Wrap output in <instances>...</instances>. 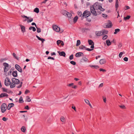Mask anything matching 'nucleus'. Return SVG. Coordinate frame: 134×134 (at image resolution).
<instances>
[{
    "label": "nucleus",
    "instance_id": "obj_22",
    "mask_svg": "<svg viewBox=\"0 0 134 134\" xmlns=\"http://www.w3.org/2000/svg\"><path fill=\"white\" fill-rule=\"evenodd\" d=\"M88 43L90 45L94 44V43L92 40H88Z\"/></svg>",
    "mask_w": 134,
    "mask_h": 134
},
{
    "label": "nucleus",
    "instance_id": "obj_55",
    "mask_svg": "<svg viewBox=\"0 0 134 134\" xmlns=\"http://www.w3.org/2000/svg\"><path fill=\"white\" fill-rule=\"evenodd\" d=\"M30 92V91L29 90H26V91L25 92V94H27L28 93H29Z\"/></svg>",
    "mask_w": 134,
    "mask_h": 134
},
{
    "label": "nucleus",
    "instance_id": "obj_49",
    "mask_svg": "<svg viewBox=\"0 0 134 134\" xmlns=\"http://www.w3.org/2000/svg\"><path fill=\"white\" fill-rule=\"evenodd\" d=\"M119 107L121 109H126V108L125 106L124 105H119Z\"/></svg>",
    "mask_w": 134,
    "mask_h": 134
},
{
    "label": "nucleus",
    "instance_id": "obj_14",
    "mask_svg": "<svg viewBox=\"0 0 134 134\" xmlns=\"http://www.w3.org/2000/svg\"><path fill=\"white\" fill-rule=\"evenodd\" d=\"M106 62V60L105 59H101L99 61V63L101 64H105Z\"/></svg>",
    "mask_w": 134,
    "mask_h": 134
},
{
    "label": "nucleus",
    "instance_id": "obj_16",
    "mask_svg": "<svg viewBox=\"0 0 134 134\" xmlns=\"http://www.w3.org/2000/svg\"><path fill=\"white\" fill-rule=\"evenodd\" d=\"M12 75L14 77H16L18 76L17 72V71H14L12 72Z\"/></svg>",
    "mask_w": 134,
    "mask_h": 134
},
{
    "label": "nucleus",
    "instance_id": "obj_9",
    "mask_svg": "<svg viewBox=\"0 0 134 134\" xmlns=\"http://www.w3.org/2000/svg\"><path fill=\"white\" fill-rule=\"evenodd\" d=\"M15 69L20 72L21 73L22 72V70L21 68L18 65L15 64Z\"/></svg>",
    "mask_w": 134,
    "mask_h": 134
},
{
    "label": "nucleus",
    "instance_id": "obj_42",
    "mask_svg": "<svg viewBox=\"0 0 134 134\" xmlns=\"http://www.w3.org/2000/svg\"><path fill=\"white\" fill-rule=\"evenodd\" d=\"M102 16L105 18H107V15L105 14H102Z\"/></svg>",
    "mask_w": 134,
    "mask_h": 134
},
{
    "label": "nucleus",
    "instance_id": "obj_17",
    "mask_svg": "<svg viewBox=\"0 0 134 134\" xmlns=\"http://www.w3.org/2000/svg\"><path fill=\"white\" fill-rule=\"evenodd\" d=\"M61 13L62 14L66 16L68 12L64 10H63L61 11Z\"/></svg>",
    "mask_w": 134,
    "mask_h": 134
},
{
    "label": "nucleus",
    "instance_id": "obj_35",
    "mask_svg": "<svg viewBox=\"0 0 134 134\" xmlns=\"http://www.w3.org/2000/svg\"><path fill=\"white\" fill-rule=\"evenodd\" d=\"M81 43L80 41L79 40H78L77 41L76 46H79Z\"/></svg>",
    "mask_w": 134,
    "mask_h": 134
},
{
    "label": "nucleus",
    "instance_id": "obj_45",
    "mask_svg": "<svg viewBox=\"0 0 134 134\" xmlns=\"http://www.w3.org/2000/svg\"><path fill=\"white\" fill-rule=\"evenodd\" d=\"M108 36L107 35H105L103 37V39L104 40H105L107 39L108 38Z\"/></svg>",
    "mask_w": 134,
    "mask_h": 134
},
{
    "label": "nucleus",
    "instance_id": "obj_18",
    "mask_svg": "<svg viewBox=\"0 0 134 134\" xmlns=\"http://www.w3.org/2000/svg\"><path fill=\"white\" fill-rule=\"evenodd\" d=\"M109 24L107 25V26L108 28H110L112 26V24L111 21L109 20H108Z\"/></svg>",
    "mask_w": 134,
    "mask_h": 134
},
{
    "label": "nucleus",
    "instance_id": "obj_36",
    "mask_svg": "<svg viewBox=\"0 0 134 134\" xmlns=\"http://www.w3.org/2000/svg\"><path fill=\"white\" fill-rule=\"evenodd\" d=\"M79 48L80 49H83L84 48L86 49V47L85 46L82 45L81 46H80L79 47Z\"/></svg>",
    "mask_w": 134,
    "mask_h": 134
},
{
    "label": "nucleus",
    "instance_id": "obj_57",
    "mask_svg": "<svg viewBox=\"0 0 134 134\" xmlns=\"http://www.w3.org/2000/svg\"><path fill=\"white\" fill-rule=\"evenodd\" d=\"M99 70L100 71H103L104 72H105L106 71V70H105L102 68L100 69Z\"/></svg>",
    "mask_w": 134,
    "mask_h": 134
},
{
    "label": "nucleus",
    "instance_id": "obj_60",
    "mask_svg": "<svg viewBox=\"0 0 134 134\" xmlns=\"http://www.w3.org/2000/svg\"><path fill=\"white\" fill-rule=\"evenodd\" d=\"M24 109L28 110L30 109L28 105H26V106H25V107Z\"/></svg>",
    "mask_w": 134,
    "mask_h": 134
},
{
    "label": "nucleus",
    "instance_id": "obj_46",
    "mask_svg": "<svg viewBox=\"0 0 134 134\" xmlns=\"http://www.w3.org/2000/svg\"><path fill=\"white\" fill-rule=\"evenodd\" d=\"M86 20L89 22H90L91 21V19L90 18H86Z\"/></svg>",
    "mask_w": 134,
    "mask_h": 134
},
{
    "label": "nucleus",
    "instance_id": "obj_37",
    "mask_svg": "<svg viewBox=\"0 0 134 134\" xmlns=\"http://www.w3.org/2000/svg\"><path fill=\"white\" fill-rule=\"evenodd\" d=\"M37 29V32L38 33H40L41 31V29L40 28L38 27L37 26L36 27Z\"/></svg>",
    "mask_w": 134,
    "mask_h": 134
},
{
    "label": "nucleus",
    "instance_id": "obj_1",
    "mask_svg": "<svg viewBox=\"0 0 134 134\" xmlns=\"http://www.w3.org/2000/svg\"><path fill=\"white\" fill-rule=\"evenodd\" d=\"M99 5V4L98 2H96L93 5L90 7L91 12L94 15L97 16V14L96 13V11L95 10L96 8H97Z\"/></svg>",
    "mask_w": 134,
    "mask_h": 134
},
{
    "label": "nucleus",
    "instance_id": "obj_26",
    "mask_svg": "<svg viewBox=\"0 0 134 134\" xmlns=\"http://www.w3.org/2000/svg\"><path fill=\"white\" fill-rule=\"evenodd\" d=\"M106 43L108 46H109L111 44V42H110V40L109 39L107 40L106 41Z\"/></svg>",
    "mask_w": 134,
    "mask_h": 134
},
{
    "label": "nucleus",
    "instance_id": "obj_3",
    "mask_svg": "<svg viewBox=\"0 0 134 134\" xmlns=\"http://www.w3.org/2000/svg\"><path fill=\"white\" fill-rule=\"evenodd\" d=\"M7 105L6 103H3L2 104L1 107V110L2 113L5 112L7 109Z\"/></svg>",
    "mask_w": 134,
    "mask_h": 134
},
{
    "label": "nucleus",
    "instance_id": "obj_19",
    "mask_svg": "<svg viewBox=\"0 0 134 134\" xmlns=\"http://www.w3.org/2000/svg\"><path fill=\"white\" fill-rule=\"evenodd\" d=\"M36 36L39 40H40L41 41L42 43H43L44 41L45 40V39L43 38H40L37 35Z\"/></svg>",
    "mask_w": 134,
    "mask_h": 134
},
{
    "label": "nucleus",
    "instance_id": "obj_24",
    "mask_svg": "<svg viewBox=\"0 0 134 134\" xmlns=\"http://www.w3.org/2000/svg\"><path fill=\"white\" fill-rule=\"evenodd\" d=\"M119 2L118 0H116V3H115V8L116 10L117 9L119 6Z\"/></svg>",
    "mask_w": 134,
    "mask_h": 134
},
{
    "label": "nucleus",
    "instance_id": "obj_25",
    "mask_svg": "<svg viewBox=\"0 0 134 134\" xmlns=\"http://www.w3.org/2000/svg\"><path fill=\"white\" fill-rule=\"evenodd\" d=\"M81 30L82 32H86V30H90V29L88 28H83Z\"/></svg>",
    "mask_w": 134,
    "mask_h": 134
},
{
    "label": "nucleus",
    "instance_id": "obj_12",
    "mask_svg": "<svg viewBox=\"0 0 134 134\" xmlns=\"http://www.w3.org/2000/svg\"><path fill=\"white\" fill-rule=\"evenodd\" d=\"M14 106V104L13 103L9 104L7 107V109L9 110L12 107H13Z\"/></svg>",
    "mask_w": 134,
    "mask_h": 134
},
{
    "label": "nucleus",
    "instance_id": "obj_31",
    "mask_svg": "<svg viewBox=\"0 0 134 134\" xmlns=\"http://www.w3.org/2000/svg\"><path fill=\"white\" fill-rule=\"evenodd\" d=\"M19 103H22L24 101L23 100L22 97L21 96L20 97V99L19 100Z\"/></svg>",
    "mask_w": 134,
    "mask_h": 134
},
{
    "label": "nucleus",
    "instance_id": "obj_52",
    "mask_svg": "<svg viewBox=\"0 0 134 134\" xmlns=\"http://www.w3.org/2000/svg\"><path fill=\"white\" fill-rule=\"evenodd\" d=\"M85 49L89 51H92L93 50V49H90L89 48H86Z\"/></svg>",
    "mask_w": 134,
    "mask_h": 134
},
{
    "label": "nucleus",
    "instance_id": "obj_64",
    "mask_svg": "<svg viewBox=\"0 0 134 134\" xmlns=\"http://www.w3.org/2000/svg\"><path fill=\"white\" fill-rule=\"evenodd\" d=\"M13 83L12 82V83L10 84V87L11 88H14V87L13 86Z\"/></svg>",
    "mask_w": 134,
    "mask_h": 134
},
{
    "label": "nucleus",
    "instance_id": "obj_13",
    "mask_svg": "<svg viewBox=\"0 0 134 134\" xmlns=\"http://www.w3.org/2000/svg\"><path fill=\"white\" fill-rule=\"evenodd\" d=\"M83 55V53L78 52L76 53L75 56L77 57H79Z\"/></svg>",
    "mask_w": 134,
    "mask_h": 134
},
{
    "label": "nucleus",
    "instance_id": "obj_39",
    "mask_svg": "<svg viewBox=\"0 0 134 134\" xmlns=\"http://www.w3.org/2000/svg\"><path fill=\"white\" fill-rule=\"evenodd\" d=\"M85 62H88V59L86 58V57L83 58L82 59Z\"/></svg>",
    "mask_w": 134,
    "mask_h": 134
},
{
    "label": "nucleus",
    "instance_id": "obj_4",
    "mask_svg": "<svg viewBox=\"0 0 134 134\" xmlns=\"http://www.w3.org/2000/svg\"><path fill=\"white\" fill-rule=\"evenodd\" d=\"M21 16L22 18H25V20H23V21H25L27 20V23H29L31 22L33 20V19L32 18H31L30 19H29V17L25 15H21Z\"/></svg>",
    "mask_w": 134,
    "mask_h": 134
},
{
    "label": "nucleus",
    "instance_id": "obj_51",
    "mask_svg": "<svg viewBox=\"0 0 134 134\" xmlns=\"http://www.w3.org/2000/svg\"><path fill=\"white\" fill-rule=\"evenodd\" d=\"M130 7L126 5L125 6V10L129 9Z\"/></svg>",
    "mask_w": 134,
    "mask_h": 134
},
{
    "label": "nucleus",
    "instance_id": "obj_44",
    "mask_svg": "<svg viewBox=\"0 0 134 134\" xmlns=\"http://www.w3.org/2000/svg\"><path fill=\"white\" fill-rule=\"evenodd\" d=\"M78 14L79 16L81 17L82 15V12L81 11H78Z\"/></svg>",
    "mask_w": 134,
    "mask_h": 134
},
{
    "label": "nucleus",
    "instance_id": "obj_10",
    "mask_svg": "<svg viewBox=\"0 0 134 134\" xmlns=\"http://www.w3.org/2000/svg\"><path fill=\"white\" fill-rule=\"evenodd\" d=\"M58 52L60 56H62L64 57H65L66 54L64 51L60 52V51H58Z\"/></svg>",
    "mask_w": 134,
    "mask_h": 134
},
{
    "label": "nucleus",
    "instance_id": "obj_28",
    "mask_svg": "<svg viewBox=\"0 0 134 134\" xmlns=\"http://www.w3.org/2000/svg\"><path fill=\"white\" fill-rule=\"evenodd\" d=\"M103 35L104 34H107L108 33V31L107 30L104 29L102 31Z\"/></svg>",
    "mask_w": 134,
    "mask_h": 134
},
{
    "label": "nucleus",
    "instance_id": "obj_7",
    "mask_svg": "<svg viewBox=\"0 0 134 134\" xmlns=\"http://www.w3.org/2000/svg\"><path fill=\"white\" fill-rule=\"evenodd\" d=\"M12 81L13 83H15L17 85L19 84L20 83V80L14 77L12 79Z\"/></svg>",
    "mask_w": 134,
    "mask_h": 134
},
{
    "label": "nucleus",
    "instance_id": "obj_54",
    "mask_svg": "<svg viewBox=\"0 0 134 134\" xmlns=\"http://www.w3.org/2000/svg\"><path fill=\"white\" fill-rule=\"evenodd\" d=\"M61 42V40H58L57 41V44L59 45L60 43Z\"/></svg>",
    "mask_w": 134,
    "mask_h": 134
},
{
    "label": "nucleus",
    "instance_id": "obj_23",
    "mask_svg": "<svg viewBox=\"0 0 134 134\" xmlns=\"http://www.w3.org/2000/svg\"><path fill=\"white\" fill-rule=\"evenodd\" d=\"M78 18V17L77 16H75L74 18L73 19V22L74 23H75L77 21Z\"/></svg>",
    "mask_w": 134,
    "mask_h": 134
},
{
    "label": "nucleus",
    "instance_id": "obj_29",
    "mask_svg": "<svg viewBox=\"0 0 134 134\" xmlns=\"http://www.w3.org/2000/svg\"><path fill=\"white\" fill-rule=\"evenodd\" d=\"M21 129L22 131L24 133L25 132L26 129L25 126H23L21 128Z\"/></svg>",
    "mask_w": 134,
    "mask_h": 134
},
{
    "label": "nucleus",
    "instance_id": "obj_47",
    "mask_svg": "<svg viewBox=\"0 0 134 134\" xmlns=\"http://www.w3.org/2000/svg\"><path fill=\"white\" fill-rule=\"evenodd\" d=\"M22 84L23 82H21L20 83V84L17 87V88H21L22 86Z\"/></svg>",
    "mask_w": 134,
    "mask_h": 134
},
{
    "label": "nucleus",
    "instance_id": "obj_8",
    "mask_svg": "<svg viewBox=\"0 0 134 134\" xmlns=\"http://www.w3.org/2000/svg\"><path fill=\"white\" fill-rule=\"evenodd\" d=\"M54 30L55 31L57 32H59L60 30V28L55 25H53L52 26Z\"/></svg>",
    "mask_w": 134,
    "mask_h": 134
},
{
    "label": "nucleus",
    "instance_id": "obj_33",
    "mask_svg": "<svg viewBox=\"0 0 134 134\" xmlns=\"http://www.w3.org/2000/svg\"><path fill=\"white\" fill-rule=\"evenodd\" d=\"M115 31L114 32V34H116L118 32L120 31V29H115Z\"/></svg>",
    "mask_w": 134,
    "mask_h": 134
},
{
    "label": "nucleus",
    "instance_id": "obj_62",
    "mask_svg": "<svg viewBox=\"0 0 134 134\" xmlns=\"http://www.w3.org/2000/svg\"><path fill=\"white\" fill-rule=\"evenodd\" d=\"M8 119L7 118H6L5 117H4L2 118V120L4 121H6Z\"/></svg>",
    "mask_w": 134,
    "mask_h": 134
},
{
    "label": "nucleus",
    "instance_id": "obj_53",
    "mask_svg": "<svg viewBox=\"0 0 134 134\" xmlns=\"http://www.w3.org/2000/svg\"><path fill=\"white\" fill-rule=\"evenodd\" d=\"M60 119L62 121L64 122L65 121V118L64 117H62L60 118Z\"/></svg>",
    "mask_w": 134,
    "mask_h": 134
},
{
    "label": "nucleus",
    "instance_id": "obj_27",
    "mask_svg": "<svg viewBox=\"0 0 134 134\" xmlns=\"http://www.w3.org/2000/svg\"><path fill=\"white\" fill-rule=\"evenodd\" d=\"M26 99L25 100L26 102H30L31 101V99L29 96H27L26 97Z\"/></svg>",
    "mask_w": 134,
    "mask_h": 134
},
{
    "label": "nucleus",
    "instance_id": "obj_6",
    "mask_svg": "<svg viewBox=\"0 0 134 134\" xmlns=\"http://www.w3.org/2000/svg\"><path fill=\"white\" fill-rule=\"evenodd\" d=\"M11 84L10 80L8 77H6L4 81V84L6 86H8Z\"/></svg>",
    "mask_w": 134,
    "mask_h": 134
},
{
    "label": "nucleus",
    "instance_id": "obj_11",
    "mask_svg": "<svg viewBox=\"0 0 134 134\" xmlns=\"http://www.w3.org/2000/svg\"><path fill=\"white\" fill-rule=\"evenodd\" d=\"M19 25L21 27V31L23 33L25 32L26 30L25 27L24 26H23L21 24Z\"/></svg>",
    "mask_w": 134,
    "mask_h": 134
},
{
    "label": "nucleus",
    "instance_id": "obj_20",
    "mask_svg": "<svg viewBox=\"0 0 134 134\" xmlns=\"http://www.w3.org/2000/svg\"><path fill=\"white\" fill-rule=\"evenodd\" d=\"M102 31H99L96 32V34L97 36H100L101 35H103Z\"/></svg>",
    "mask_w": 134,
    "mask_h": 134
},
{
    "label": "nucleus",
    "instance_id": "obj_41",
    "mask_svg": "<svg viewBox=\"0 0 134 134\" xmlns=\"http://www.w3.org/2000/svg\"><path fill=\"white\" fill-rule=\"evenodd\" d=\"M2 89L3 90V91L4 92H8L7 91V89L4 88V87H2Z\"/></svg>",
    "mask_w": 134,
    "mask_h": 134
},
{
    "label": "nucleus",
    "instance_id": "obj_21",
    "mask_svg": "<svg viewBox=\"0 0 134 134\" xmlns=\"http://www.w3.org/2000/svg\"><path fill=\"white\" fill-rule=\"evenodd\" d=\"M68 17H69V20H70V19H71V16H72V14L68 12L67 13V14L66 15Z\"/></svg>",
    "mask_w": 134,
    "mask_h": 134
},
{
    "label": "nucleus",
    "instance_id": "obj_56",
    "mask_svg": "<svg viewBox=\"0 0 134 134\" xmlns=\"http://www.w3.org/2000/svg\"><path fill=\"white\" fill-rule=\"evenodd\" d=\"M96 13L97 14V15H98L100 14L101 13V12L100 11L97 10L96 11Z\"/></svg>",
    "mask_w": 134,
    "mask_h": 134
},
{
    "label": "nucleus",
    "instance_id": "obj_5",
    "mask_svg": "<svg viewBox=\"0 0 134 134\" xmlns=\"http://www.w3.org/2000/svg\"><path fill=\"white\" fill-rule=\"evenodd\" d=\"M3 65L4 66V72H7L9 69V68H8L9 67V64L6 63H4L3 64Z\"/></svg>",
    "mask_w": 134,
    "mask_h": 134
},
{
    "label": "nucleus",
    "instance_id": "obj_2",
    "mask_svg": "<svg viewBox=\"0 0 134 134\" xmlns=\"http://www.w3.org/2000/svg\"><path fill=\"white\" fill-rule=\"evenodd\" d=\"M91 15V13L90 12L88 11L87 10H86L83 12L82 16L81 17V19L83 20L84 17L85 18H86L90 16Z\"/></svg>",
    "mask_w": 134,
    "mask_h": 134
},
{
    "label": "nucleus",
    "instance_id": "obj_48",
    "mask_svg": "<svg viewBox=\"0 0 134 134\" xmlns=\"http://www.w3.org/2000/svg\"><path fill=\"white\" fill-rule=\"evenodd\" d=\"M73 54H72L69 56V58L71 60L73 59Z\"/></svg>",
    "mask_w": 134,
    "mask_h": 134
},
{
    "label": "nucleus",
    "instance_id": "obj_63",
    "mask_svg": "<svg viewBox=\"0 0 134 134\" xmlns=\"http://www.w3.org/2000/svg\"><path fill=\"white\" fill-rule=\"evenodd\" d=\"M122 46V44L121 43H119L118 44V46L119 47H121Z\"/></svg>",
    "mask_w": 134,
    "mask_h": 134
},
{
    "label": "nucleus",
    "instance_id": "obj_43",
    "mask_svg": "<svg viewBox=\"0 0 134 134\" xmlns=\"http://www.w3.org/2000/svg\"><path fill=\"white\" fill-rule=\"evenodd\" d=\"M70 63L71 64H72L73 65H75L76 64V62L74 61H71L70 62Z\"/></svg>",
    "mask_w": 134,
    "mask_h": 134
},
{
    "label": "nucleus",
    "instance_id": "obj_40",
    "mask_svg": "<svg viewBox=\"0 0 134 134\" xmlns=\"http://www.w3.org/2000/svg\"><path fill=\"white\" fill-rule=\"evenodd\" d=\"M13 55L15 59H17V60H19V58H18V57H17L16 54L15 53H13Z\"/></svg>",
    "mask_w": 134,
    "mask_h": 134
},
{
    "label": "nucleus",
    "instance_id": "obj_15",
    "mask_svg": "<svg viewBox=\"0 0 134 134\" xmlns=\"http://www.w3.org/2000/svg\"><path fill=\"white\" fill-rule=\"evenodd\" d=\"M8 95L6 93H4L0 94V98L3 97H8Z\"/></svg>",
    "mask_w": 134,
    "mask_h": 134
},
{
    "label": "nucleus",
    "instance_id": "obj_61",
    "mask_svg": "<svg viewBox=\"0 0 134 134\" xmlns=\"http://www.w3.org/2000/svg\"><path fill=\"white\" fill-rule=\"evenodd\" d=\"M123 54V53L122 52H121L119 54V57L120 58H121L122 56V55Z\"/></svg>",
    "mask_w": 134,
    "mask_h": 134
},
{
    "label": "nucleus",
    "instance_id": "obj_58",
    "mask_svg": "<svg viewBox=\"0 0 134 134\" xmlns=\"http://www.w3.org/2000/svg\"><path fill=\"white\" fill-rule=\"evenodd\" d=\"M128 58L127 57H125L123 59L126 62L128 60Z\"/></svg>",
    "mask_w": 134,
    "mask_h": 134
},
{
    "label": "nucleus",
    "instance_id": "obj_30",
    "mask_svg": "<svg viewBox=\"0 0 134 134\" xmlns=\"http://www.w3.org/2000/svg\"><path fill=\"white\" fill-rule=\"evenodd\" d=\"M34 12L37 13L39 12V10L38 8H36L34 9Z\"/></svg>",
    "mask_w": 134,
    "mask_h": 134
},
{
    "label": "nucleus",
    "instance_id": "obj_50",
    "mask_svg": "<svg viewBox=\"0 0 134 134\" xmlns=\"http://www.w3.org/2000/svg\"><path fill=\"white\" fill-rule=\"evenodd\" d=\"M102 7L101 5H99L98 6V8H96V10H100L101 8H102Z\"/></svg>",
    "mask_w": 134,
    "mask_h": 134
},
{
    "label": "nucleus",
    "instance_id": "obj_38",
    "mask_svg": "<svg viewBox=\"0 0 134 134\" xmlns=\"http://www.w3.org/2000/svg\"><path fill=\"white\" fill-rule=\"evenodd\" d=\"M90 66L91 67H94V68L96 69H98L99 68V67L97 65H90Z\"/></svg>",
    "mask_w": 134,
    "mask_h": 134
},
{
    "label": "nucleus",
    "instance_id": "obj_59",
    "mask_svg": "<svg viewBox=\"0 0 134 134\" xmlns=\"http://www.w3.org/2000/svg\"><path fill=\"white\" fill-rule=\"evenodd\" d=\"M85 101L86 103L87 104H89V103H90V102H89V100L87 99H85Z\"/></svg>",
    "mask_w": 134,
    "mask_h": 134
},
{
    "label": "nucleus",
    "instance_id": "obj_34",
    "mask_svg": "<svg viewBox=\"0 0 134 134\" xmlns=\"http://www.w3.org/2000/svg\"><path fill=\"white\" fill-rule=\"evenodd\" d=\"M7 60V58H2L0 59V62L2 63L4 60Z\"/></svg>",
    "mask_w": 134,
    "mask_h": 134
},
{
    "label": "nucleus",
    "instance_id": "obj_32",
    "mask_svg": "<svg viewBox=\"0 0 134 134\" xmlns=\"http://www.w3.org/2000/svg\"><path fill=\"white\" fill-rule=\"evenodd\" d=\"M131 16L130 15H127L126 17H124V19L125 20H127L129 19L130 18Z\"/></svg>",
    "mask_w": 134,
    "mask_h": 134
}]
</instances>
